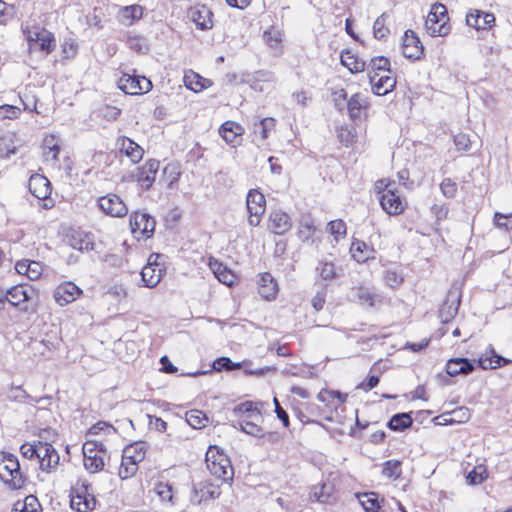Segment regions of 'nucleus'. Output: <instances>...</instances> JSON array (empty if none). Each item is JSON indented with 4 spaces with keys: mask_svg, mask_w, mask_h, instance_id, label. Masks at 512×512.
<instances>
[{
    "mask_svg": "<svg viewBox=\"0 0 512 512\" xmlns=\"http://www.w3.org/2000/svg\"><path fill=\"white\" fill-rule=\"evenodd\" d=\"M0 481L10 490L23 488L27 481L18 458L10 452L0 451Z\"/></svg>",
    "mask_w": 512,
    "mask_h": 512,
    "instance_id": "f257e3e1",
    "label": "nucleus"
},
{
    "mask_svg": "<svg viewBox=\"0 0 512 512\" xmlns=\"http://www.w3.org/2000/svg\"><path fill=\"white\" fill-rule=\"evenodd\" d=\"M209 472L224 483H231L234 478V469L229 457L216 446H210L205 457Z\"/></svg>",
    "mask_w": 512,
    "mask_h": 512,
    "instance_id": "f03ea898",
    "label": "nucleus"
},
{
    "mask_svg": "<svg viewBox=\"0 0 512 512\" xmlns=\"http://www.w3.org/2000/svg\"><path fill=\"white\" fill-rule=\"evenodd\" d=\"M447 9L442 4H434L429 12L425 27L431 36H445L449 32Z\"/></svg>",
    "mask_w": 512,
    "mask_h": 512,
    "instance_id": "7ed1b4c3",
    "label": "nucleus"
},
{
    "mask_svg": "<svg viewBox=\"0 0 512 512\" xmlns=\"http://www.w3.org/2000/svg\"><path fill=\"white\" fill-rule=\"evenodd\" d=\"M25 34L31 51H41L49 54L56 47L53 33L45 28H34L26 31Z\"/></svg>",
    "mask_w": 512,
    "mask_h": 512,
    "instance_id": "20e7f679",
    "label": "nucleus"
},
{
    "mask_svg": "<svg viewBox=\"0 0 512 512\" xmlns=\"http://www.w3.org/2000/svg\"><path fill=\"white\" fill-rule=\"evenodd\" d=\"M246 207L249 214V224L253 227L258 226L266 210V200L264 195L257 189L249 190L246 197Z\"/></svg>",
    "mask_w": 512,
    "mask_h": 512,
    "instance_id": "39448f33",
    "label": "nucleus"
},
{
    "mask_svg": "<svg viewBox=\"0 0 512 512\" xmlns=\"http://www.w3.org/2000/svg\"><path fill=\"white\" fill-rule=\"evenodd\" d=\"M118 87L126 94L138 95L149 92L152 82L145 76L124 73L118 80Z\"/></svg>",
    "mask_w": 512,
    "mask_h": 512,
    "instance_id": "423d86ee",
    "label": "nucleus"
},
{
    "mask_svg": "<svg viewBox=\"0 0 512 512\" xmlns=\"http://www.w3.org/2000/svg\"><path fill=\"white\" fill-rule=\"evenodd\" d=\"M156 221L148 213L135 211L130 215V228L135 237L149 238L153 235Z\"/></svg>",
    "mask_w": 512,
    "mask_h": 512,
    "instance_id": "0eeeda50",
    "label": "nucleus"
},
{
    "mask_svg": "<svg viewBox=\"0 0 512 512\" xmlns=\"http://www.w3.org/2000/svg\"><path fill=\"white\" fill-rule=\"evenodd\" d=\"M99 209L110 217L121 218L127 215L128 207L125 202L117 195L109 193L98 199Z\"/></svg>",
    "mask_w": 512,
    "mask_h": 512,
    "instance_id": "6e6552de",
    "label": "nucleus"
},
{
    "mask_svg": "<svg viewBox=\"0 0 512 512\" xmlns=\"http://www.w3.org/2000/svg\"><path fill=\"white\" fill-rule=\"evenodd\" d=\"M159 166L160 162L158 160L150 159L144 165L138 167L136 174H133L132 177H135L140 186L148 191L155 181Z\"/></svg>",
    "mask_w": 512,
    "mask_h": 512,
    "instance_id": "1a4fd4ad",
    "label": "nucleus"
},
{
    "mask_svg": "<svg viewBox=\"0 0 512 512\" xmlns=\"http://www.w3.org/2000/svg\"><path fill=\"white\" fill-rule=\"evenodd\" d=\"M221 495L220 486L210 480H204L193 486L191 502L199 505L202 501L216 499Z\"/></svg>",
    "mask_w": 512,
    "mask_h": 512,
    "instance_id": "9d476101",
    "label": "nucleus"
},
{
    "mask_svg": "<svg viewBox=\"0 0 512 512\" xmlns=\"http://www.w3.org/2000/svg\"><path fill=\"white\" fill-rule=\"evenodd\" d=\"M461 301V291L457 286H452L448 291L447 298L440 309V318L443 323L448 322L458 313Z\"/></svg>",
    "mask_w": 512,
    "mask_h": 512,
    "instance_id": "9b49d317",
    "label": "nucleus"
},
{
    "mask_svg": "<svg viewBox=\"0 0 512 512\" xmlns=\"http://www.w3.org/2000/svg\"><path fill=\"white\" fill-rule=\"evenodd\" d=\"M188 17L200 30H209L213 27V12L206 5H195L188 10Z\"/></svg>",
    "mask_w": 512,
    "mask_h": 512,
    "instance_id": "f8f14e48",
    "label": "nucleus"
},
{
    "mask_svg": "<svg viewBox=\"0 0 512 512\" xmlns=\"http://www.w3.org/2000/svg\"><path fill=\"white\" fill-rule=\"evenodd\" d=\"M39 458L37 463L42 471L50 472L59 463V454L50 443L43 442L39 446Z\"/></svg>",
    "mask_w": 512,
    "mask_h": 512,
    "instance_id": "ddd939ff",
    "label": "nucleus"
},
{
    "mask_svg": "<svg viewBox=\"0 0 512 512\" xmlns=\"http://www.w3.org/2000/svg\"><path fill=\"white\" fill-rule=\"evenodd\" d=\"M402 48L404 57L411 60L420 59L424 52L422 43L412 30L405 31Z\"/></svg>",
    "mask_w": 512,
    "mask_h": 512,
    "instance_id": "4468645a",
    "label": "nucleus"
},
{
    "mask_svg": "<svg viewBox=\"0 0 512 512\" xmlns=\"http://www.w3.org/2000/svg\"><path fill=\"white\" fill-rule=\"evenodd\" d=\"M386 188V191L380 196L381 207L389 215L401 214L405 208L402 199L393 188H388V185H386Z\"/></svg>",
    "mask_w": 512,
    "mask_h": 512,
    "instance_id": "2eb2a0df",
    "label": "nucleus"
},
{
    "mask_svg": "<svg viewBox=\"0 0 512 512\" xmlns=\"http://www.w3.org/2000/svg\"><path fill=\"white\" fill-rule=\"evenodd\" d=\"M82 294V290L73 282L60 284L54 291V299L60 306H65L75 301Z\"/></svg>",
    "mask_w": 512,
    "mask_h": 512,
    "instance_id": "dca6fc26",
    "label": "nucleus"
},
{
    "mask_svg": "<svg viewBox=\"0 0 512 512\" xmlns=\"http://www.w3.org/2000/svg\"><path fill=\"white\" fill-rule=\"evenodd\" d=\"M372 91L376 95H386L392 91L396 85V79L389 75L379 76V73L368 74Z\"/></svg>",
    "mask_w": 512,
    "mask_h": 512,
    "instance_id": "f3484780",
    "label": "nucleus"
},
{
    "mask_svg": "<svg viewBox=\"0 0 512 512\" xmlns=\"http://www.w3.org/2000/svg\"><path fill=\"white\" fill-rule=\"evenodd\" d=\"M66 241L71 248L80 252H88L94 249L92 238L81 231L71 230L66 235Z\"/></svg>",
    "mask_w": 512,
    "mask_h": 512,
    "instance_id": "a211bd4d",
    "label": "nucleus"
},
{
    "mask_svg": "<svg viewBox=\"0 0 512 512\" xmlns=\"http://www.w3.org/2000/svg\"><path fill=\"white\" fill-rule=\"evenodd\" d=\"M495 22V16L489 12H483L481 10L471 11L466 15V23L468 26L475 28L476 30L490 28Z\"/></svg>",
    "mask_w": 512,
    "mask_h": 512,
    "instance_id": "6ab92c4d",
    "label": "nucleus"
},
{
    "mask_svg": "<svg viewBox=\"0 0 512 512\" xmlns=\"http://www.w3.org/2000/svg\"><path fill=\"white\" fill-rule=\"evenodd\" d=\"M292 227L290 216L283 211H275L270 214L269 229L277 235H284Z\"/></svg>",
    "mask_w": 512,
    "mask_h": 512,
    "instance_id": "aec40b11",
    "label": "nucleus"
},
{
    "mask_svg": "<svg viewBox=\"0 0 512 512\" xmlns=\"http://www.w3.org/2000/svg\"><path fill=\"white\" fill-rule=\"evenodd\" d=\"M243 132V127L233 121L224 122L219 129V133L222 138L226 141V143L232 146L240 144Z\"/></svg>",
    "mask_w": 512,
    "mask_h": 512,
    "instance_id": "412c9836",
    "label": "nucleus"
},
{
    "mask_svg": "<svg viewBox=\"0 0 512 512\" xmlns=\"http://www.w3.org/2000/svg\"><path fill=\"white\" fill-rule=\"evenodd\" d=\"M120 152L127 156L133 164L140 162L144 155L143 148L128 137L118 139Z\"/></svg>",
    "mask_w": 512,
    "mask_h": 512,
    "instance_id": "4be33fe9",
    "label": "nucleus"
},
{
    "mask_svg": "<svg viewBox=\"0 0 512 512\" xmlns=\"http://www.w3.org/2000/svg\"><path fill=\"white\" fill-rule=\"evenodd\" d=\"M474 364L468 358H452L446 363V372L449 376L469 375L474 371Z\"/></svg>",
    "mask_w": 512,
    "mask_h": 512,
    "instance_id": "5701e85b",
    "label": "nucleus"
},
{
    "mask_svg": "<svg viewBox=\"0 0 512 512\" xmlns=\"http://www.w3.org/2000/svg\"><path fill=\"white\" fill-rule=\"evenodd\" d=\"M335 486L330 480H326L311 488L310 497L321 503H330L335 500Z\"/></svg>",
    "mask_w": 512,
    "mask_h": 512,
    "instance_id": "b1692460",
    "label": "nucleus"
},
{
    "mask_svg": "<svg viewBox=\"0 0 512 512\" xmlns=\"http://www.w3.org/2000/svg\"><path fill=\"white\" fill-rule=\"evenodd\" d=\"M29 190L38 199H46L51 194V184L42 175L36 174L29 179Z\"/></svg>",
    "mask_w": 512,
    "mask_h": 512,
    "instance_id": "393cba45",
    "label": "nucleus"
},
{
    "mask_svg": "<svg viewBox=\"0 0 512 512\" xmlns=\"http://www.w3.org/2000/svg\"><path fill=\"white\" fill-rule=\"evenodd\" d=\"M258 286V292L262 298L266 300L275 298L278 291V285L270 273L265 272L260 275Z\"/></svg>",
    "mask_w": 512,
    "mask_h": 512,
    "instance_id": "a878e982",
    "label": "nucleus"
},
{
    "mask_svg": "<svg viewBox=\"0 0 512 512\" xmlns=\"http://www.w3.org/2000/svg\"><path fill=\"white\" fill-rule=\"evenodd\" d=\"M162 275L163 268L156 263H152L150 260L141 271L142 281L144 285L149 288L155 287L160 282Z\"/></svg>",
    "mask_w": 512,
    "mask_h": 512,
    "instance_id": "bb28decb",
    "label": "nucleus"
},
{
    "mask_svg": "<svg viewBox=\"0 0 512 512\" xmlns=\"http://www.w3.org/2000/svg\"><path fill=\"white\" fill-rule=\"evenodd\" d=\"M33 289L26 285H16L7 290L6 300L13 306H19L21 303L31 298Z\"/></svg>",
    "mask_w": 512,
    "mask_h": 512,
    "instance_id": "cd10ccee",
    "label": "nucleus"
},
{
    "mask_svg": "<svg viewBox=\"0 0 512 512\" xmlns=\"http://www.w3.org/2000/svg\"><path fill=\"white\" fill-rule=\"evenodd\" d=\"M70 506L78 512H87L95 508L96 499L93 495L88 494L87 491L83 493L77 492L75 495H72Z\"/></svg>",
    "mask_w": 512,
    "mask_h": 512,
    "instance_id": "c85d7f7f",
    "label": "nucleus"
},
{
    "mask_svg": "<svg viewBox=\"0 0 512 512\" xmlns=\"http://www.w3.org/2000/svg\"><path fill=\"white\" fill-rule=\"evenodd\" d=\"M350 252L357 262H366L369 259H374L376 253L373 247L368 246L364 241L358 239L352 242Z\"/></svg>",
    "mask_w": 512,
    "mask_h": 512,
    "instance_id": "c756f323",
    "label": "nucleus"
},
{
    "mask_svg": "<svg viewBox=\"0 0 512 512\" xmlns=\"http://www.w3.org/2000/svg\"><path fill=\"white\" fill-rule=\"evenodd\" d=\"M183 80L186 88L196 93L212 86L211 80L202 77L194 71L185 73Z\"/></svg>",
    "mask_w": 512,
    "mask_h": 512,
    "instance_id": "7c9ffc66",
    "label": "nucleus"
},
{
    "mask_svg": "<svg viewBox=\"0 0 512 512\" xmlns=\"http://www.w3.org/2000/svg\"><path fill=\"white\" fill-rule=\"evenodd\" d=\"M147 446L145 442H134L127 445L122 453L124 459H129L134 463H140L145 459Z\"/></svg>",
    "mask_w": 512,
    "mask_h": 512,
    "instance_id": "2f4dec72",
    "label": "nucleus"
},
{
    "mask_svg": "<svg viewBox=\"0 0 512 512\" xmlns=\"http://www.w3.org/2000/svg\"><path fill=\"white\" fill-rule=\"evenodd\" d=\"M349 297L353 302L361 305L373 307L376 295L366 287H353L349 293Z\"/></svg>",
    "mask_w": 512,
    "mask_h": 512,
    "instance_id": "473e14b6",
    "label": "nucleus"
},
{
    "mask_svg": "<svg viewBox=\"0 0 512 512\" xmlns=\"http://www.w3.org/2000/svg\"><path fill=\"white\" fill-rule=\"evenodd\" d=\"M143 15V8L140 5L126 6L120 9L118 20L121 24L130 26L134 21L139 20Z\"/></svg>",
    "mask_w": 512,
    "mask_h": 512,
    "instance_id": "72a5a7b5",
    "label": "nucleus"
},
{
    "mask_svg": "<svg viewBox=\"0 0 512 512\" xmlns=\"http://www.w3.org/2000/svg\"><path fill=\"white\" fill-rule=\"evenodd\" d=\"M490 353L491 356H482L478 359V364L482 369H496L512 362L510 359L498 355L493 349Z\"/></svg>",
    "mask_w": 512,
    "mask_h": 512,
    "instance_id": "f704fd0d",
    "label": "nucleus"
},
{
    "mask_svg": "<svg viewBox=\"0 0 512 512\" xmlns=\"http://www.w3.org/2000/svg\"><path fill=\"white\" fill-rule=\"evenodd\" d=\"M210 267L220 282L226 284L227 286L234 284L236 277L227 266L215 260L214 262H210Z\"/></svg>",
    "mask_w": 512,
    "mask_h": 512,
    "instance_id": "c9c22d12",
    "label": "nucleus"
},
{
    "mask_svg": "<svg viewBox=\"0 0 512 512\" xmlns=\"http://www.w3.org/2000/svg\"><path fill=\"white\" fill-rule=\"evenodd\" d=\"M341 64L347 67L352 73L362 72L366 68L365 61L353 54L351 51L342 52Z\"/></svg>",
    "mask_w": 512,
    "mask_h": 512,
    "instance_id": "e433bc0d",
    "label": "nucleus"
},
{
    "mask_svg": "<svg viewBox=\"0 0 512 512\" xmlns=\"http://www.w3.org/2000/svg\"><path fill=\"white\" fill-rule=\"evenodd\" d=\"M413 423L410 413H397L394 414L387 423V426L392 431H404L411 427Z\"/></svg>",
    "mask_w": 512,
    "mask_h": 512,
    "instance_id": "4c0bfd02",
    "label": "nucleus"
},
{
    "mask_svg": "<svg viewBox=\"0 0 512 512\" xmlns=\"http://www.w3.org/2000/svg\"><path fill=\"white\" fill-rule=\"evenodd\" d=\"M234 413L245 415V418L261 420V410L258 403L252 401H245L240 403L234 408Z\"/></svg>",
    "mask_w": 512,
    "mask_h": 512,
    "instance_id": "58836bf2",
    "label": "nucleus"
},
{
    "mask_svg": "<svg viewBox=\"0 0 512 512\" xmlns=\"http://www.w3.org/2000/svg\"><path fill=\"white\" fill-rule=\"evenodd\" d=\"M359 503L364 508L365 512H377L380 510L378 494L375 492H365L357 494Z\"/></svg>",
    "mask_w": 512,
    "mask_h": 512,
    "instance_id": "ea45409f",
    "label": "nucleus"
},
{
    "mask_svg": "<svg viewBox=\"0 0 512 512\" xmlns=\"http://www.w3.org/2000/svg\"><path fill=\"white\" fill-rule=\"evenodd\" d=\"M126 44L129 49L139 54H145L149 50L146 38L140 35L128 33L126 37Z\"/></svg>",
    "mask_w": 512,
    "mask_h": 512,
    "instance_id": "a19ab883",
    "label": "nucleus"
},
{
    "mask_svg": "<svg viewBox=\"0 0 512 512\" xmlns=\"http://www.w3.org/2000/svg\"><path fill=\"white\" fill-rule=\"evenodd\" d=\"M40 504L33 495L25 497L23 501H17L14 504L12 512H38Z\"/></svg>",
    "mask_w": 512,
    "mask_h": 512,
    "instance_id": "79ce46f5",
    "label": "nucleus"
},
{
    "mask_svg": "<svg viewBox=\"0 0 512 512\" xmlns=\"http://www.w3.org/2000/svg\"><path fill=\"white\" fill-rule=\"evenodd\" d=\"M186 421L191 427L200 429L206 426L208 423V417L203 411L193 409L186 412Z\"/></svg>",
    "mask_w": 512,
    "mask_h": 512,
    "instance_id": "37998d69",
    "label": "nucleus"
},
{
    "mask_svg": "<svg viewBox=\"0 0 512 512\" xmlns=\"http://www.w3.org/2000/svg\"><path fill=\"white\" fill-rule=\"evenodd\" d=\"M346 107L350 118L356 120L360 118L361 112L366 106L361 100L360 95L354 94L347 101Z\"/></svg>",
    "mask_w": 512,
    "mask_h": 512,
    "instance_id": "c03bdc74",
    "label": "nucleus"
},
{
    "mask_svg": "<svg viewBox=\"0 0 512 512\" xmlns=\"http://www.w3.org/2000/svg\"><path fill=\"white\" fill-rule=\"evenodd\" d=\"M256 419L244 418L238 422L240 429L246 434L254 437H262L264 435L263 428L256 423Z\"/></svg>",
    "mask_w": 512,
    "mask_h": 512,
    "instance_id": "a18cd8bd",
    "label": "nucleus"
},
{
    "mask_svg": "<svg viewBox=\"0 0 512 512\" xmlns=\"http://www.w3.org/2000/svg\"><path fill=\"white\" fill-rule=\"evenodd\" d=\"M488 477L487 469L484 465L475 466L466 474V482L469 485L481 484Z\"/></svg>",
    "mask_w": 512,
    "mask_h": 512,
    "instance_id": "49530a36",
    "label": "nucleus"
},
{
    "mask_svg": "<svg viewBox=\"0 0 512 512\" xmlns=\"http://www.w3.org/2000/svg\"><path fill=\"white\" fill-rule=\"evenodd\" d=\"M316 271L325 281H331L337 277L335 265L330 261H320Z\"/></svg>",
    "mask_w": 512,
    "mask_h": 512,
    "instance_id": "de8ad7c7",
    "label": "nucleus"
},
{
    "mask_svg": "<svg viewBox=\"0 0 512 512\" xmlns=\"http://www.w3.org/2000/svg\"><path fill=\"white\" fill-rule=\"evenodd\" d=\"M242 362H233L229 357H219L213 362V369L215 371H233L242 369Z\"/></svg>",
    "mask_w": 512,
    "mask_h": 512,
    "instance_id": "09e8293b",
    "label": "nucleus"
},
{
    "mask_svg": "<svg viewBox=\"0 0 512 512\" xmlns=\"http://www.w3.org/2000/svg\"><path fill=\"white\" fill-rule=\"evenodd\" d=\"M368 74L378 73V71L389 72L390 71V61L388 58L384 56L374 57L370 60V63L367 66Z\"/></svg>",
    "mask_w": 512,
    "mask_h": 512,
    "instance_id": "8fccbe9b",
    "label": "nucleus"
},
{
    "mask_svg": "<svg viewBox=\"0 0 512 512\" xmlns=\"http://www.w3.org/2000/svg\"><path fill=\"white\" fill-rule=\"evenodd\" d=\"M138 471V463H134L129 459L122 457L121 465L119 467L118 475L122 480L133 477Z\"/></svg>",
    "mask_w": 512,
    "mask_h": 512,
    "instance_id": "3c124183",
    "label": "nucleus"
},
{
    "mask_svg": "<svg viewBox=\"0 0 512 512\" xmlns=\"http://www.w3.org/2000/svg\"><path fill=\"white\" fill-rule=\"evenodd\" d=\"M401 472V462L398 460H388L383 465L382 474L387 478L397 479Z\"/></svg>",
    "mask_w": 512,
    "mask_h": 512,
    "instance_id": "603ef678",
    "label": "nucleus"
},
{
    "mask_svg": "<svg viewBox=\"0 0 512 512\" xmlns=\"http://www.w3.org/2000/svg\"><path fill=\"white\" fill-rule=\"evenodd\" d=\"M40 443H42L41 441H38L37 443H28V442H25L24 444L21 445L20 447V453L21 455L26 458V459H29V460H35L36 462L38 461V458H39V446H40Z\"/></svg>",
    "mask_w": 512,
    "mask_h": 512,
    "instance_id": "864d4df0",
    "label": "nucleus"
},
{
    "mask_svg": "<svg viewBox=\"0 0 512 512\" xmlns=\"http://www.w3.org/2000/svg\"><path fill=\"white\" fill-rule=\"evenodd\" d=\"M317 399L322 403H331L334 399H337L339 404L344 403L347 399L346 394H342L339 391L322 390L318 393Z\"/></svg>",
    "mask_w": 512,
    "mask_h": 512,
    "instance_id": "5fc2aeb1",
    "label": "nucleus"
},
{
    "mask_svg": "<svg viewBox=\"0 0 512 512\" xmlns=\"http://www.w3.org/2000/svg\"><path fill=\"white\" fill-rule=\"evenodd\" d=\"M84 467L90 473L101 471L104 467L103 455L94 454L93 456H88L87 459H84Z\"/></svg>",
    "mask_w": 512,
    "mask_h": 512,
    "instance_id": "6e6d98bb",
    "label": "nucleus"
},
{
    "mask_svg": "<svg viewBox=\"0 0 512 512\" xmlns=\"http://www.w3.org/2000/svg\"><path fill=\"white\" fill-rule=\"evenodd\" d=\"M263 37L266 43L273 49L279 50L282 42V33L280 30L272 28L264 32Z\"/></svg>",
    "mask_w": 512,
    "mask_h": 512,
    "instance_id": "4d7b16f0",
    "label": "nucleus"
},
{
    "mask_svg": "<svg viewBox=\"0 0 512 512\" xmlns=\"http://www.w3.org/2000/svg\"><path fill=\"white\" fill-rule=\"evenodd\" d=\"M242 363H243L242 368L244 369V373L246 375H253V376L261 377V376H264L269 371L276 370V368L272 367V366L253 368L252 367L253 363L249 360H244Z\"/></svg>",
    "mask_w": 512,
    "mask_h": 512,
    "instance_id": "13d9d810",
    "label": "nucleus"
},
{
    "mask_svg": "<svg viewBox=\"0 0 512 512\" xmlns=\"http://www.w3.org/2000/svg\"><path fill=\"white\" fill-rule=\"evenodd\" d=\"M389 33V29L385 26L384 15L378 17L373 24V34L378 40L384 39Z\"/></svg>",
    "mask_w": 512,
    "mask_h": 512,
    "instance_id": "bf43d9fd",
    "label": "nucleus"
},
{
    "mask_svg": "<svg viewBox=\"0 0 512 512\" xmlns=\"http://www.w3.org/2000/svg\"><path fill=\"white\" fill-rule=\"evenodd\" d=\"M385 282L391 288H398L404 281L403 276L394 269H389L385 273Z\"/></svg>",
    "mask_w": 512,
    "mask_h": 512,
    "instance_id": "052dcab7",
    "label": "nucleus"
},
{
    "mask_svg": "<svg viewBox=\"0 0 512 512\" xmlns=\"http://www.w3.org/2000/svg\"><path fill=\"white\" fill-rule=\"evenodd\" d=\"M20 108L15 105H1L0 106V120L16 119L20 115Z\"/></svg>",
    "mask_w": 512,
    "mask_h": 512,
    "instance_id": "680f3d73",
    "label": "nucleus"
},
{
    "mask_svg": "<svg viewBox=\"0 0 512 512\" xmlns=\"http://www.w3.org/2000/svg\"><path fill=\"white\" fill-rule=\"evenodd\" d=\"M443 195L447 198H453L457 193V184L451 178H444L440 184Z\"/></svg>",
    "mask_w": 512,
    "mask_h": 512,
    "instance_id": "e2e57ef3",
    "label": "nucleus"
},
{
    "mask_svg": "<svg viewBox=\"0 0 512 512\" xmlns=\"http://www.w3.org/2000/svg\"><path fill=\"white\" fill-rule=\"evenodd\" d=\"M328 231L337 239L339 236L346 234V224L341 219L330 221L328 223Z\"/></svg>",
    "mask_w": 512,
    "mask_h": 512,
    "instance_id": "0e129e2a",
    "label": "nucleus"
},
{
    "mask_svg": "<svg viewBox=\"0 0 512 512\" xmlns=\"http://www.w3.org/2000/svg\"><path fill=\"white\" fill-rule=\"evenodd\" d=\"M314 231H315V227H314L313 222L311 220L307 219V220L301 221L298 235L302 240L306 241L314 234Z\"/></svg>",
    "mask_w": 512,
    "mask_h": 512,
    "instance_id": "69168bd1",
    "label": "nucleus"
},
{
    "mask_svg": "<svg viewBox=\"0 0 512 512\" xmlns=\"http://www.w3.org/2000/svg\"><path fill=\"white\" fill-rule=\"evenodd\" d=\"M29 395L21 386L11 387L7 392V398L15 402L23 403Z\"/></svg>",
    "mask_w": 512,
    "mask_h": 512,
    "instance_id": "338daca9",
    "label": "nucleus"
},
{
    "mask_svg": "<svg viewBox=\"0 0 512 512\" xmlns=\"http://www.w3.org/2000/svg\"><path fill=\"white\" fill-rule=\"evenodd\" d=\"M494 223L498 228L509 231L512 229V214L504 215L501 213H495Z\"/></svg>",
    "mask_w": 512,
    "mask_h": 512,
    "instance_id": "774afa93",
    "label": "nucleus"
}]
</instances>
